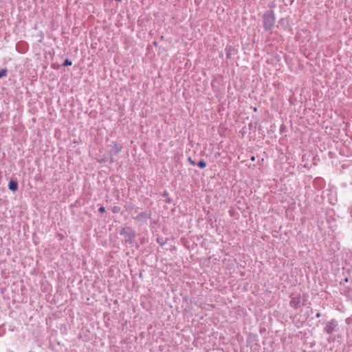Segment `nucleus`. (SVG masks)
<instances>
[{"instance_id":"1","label":"nucleus","mask_w":352,"mask_h":352,"mask_svg":"<svg viewBox=\"0 0 352 352\" xmlns=\"http://www.w3.org/2000/svg\"><path fill=\"white\" fill-rule=\"evenodd\" d=\"M263 28L267 32H272L276 21V17L274 11L268 10L266 12L263 16Z\"/></svg>"},{"instance_id":"2","label":"nucleus","mask_w":352,"mask_h":352,"mask_svg":"<svg viewBox=\"0 0 352 352\" xmlns=\"http://www.w3.org/2000/svg\"><path fill=\"white\" fill-rule=\"evenodd\" d=\"M306 298L305 296H301L300 294H292L290 296L289 305L295 309H299L305 305Z\"/></svg>"},{"instance_id":"3","label":"nucleus","mask_w":352,"mask_h":352,"mask_svg":"<svg viewBox=\"0 0 352 352\" xmlns=\"http://www.w3.org/2000/svg\"><path fill=\"white\" fill-rule=\"evenodd\" d=\"M338 330V322L336 319H331L326 323L324 332L331 335Z\"/></svg>"},{"instance_id":"4","label":"nucleus","mask_w":352,"mask_h":352,"mask_svg":"<svg viewBox=\"0 0 352 352\" xmlns=\"http://www.w3.org/2000/svg\"><path fill=\"white\" fill-rule=\"evenodd\" d=\"M120 235H123L125 236L126 242H128L129 244L133 243L134 238L135 237V232L127 228H123L120 232Z\"/></svg>"},{"instance_id":"5","label":"nucleus","mask_w":352,"mask_h":352,"mask_svg":"<svg viewBox=\"0 0 352 352\" xmlns=\"http://www.w3.org/2000/svg\"><path fill=\"white\" fill-rule=\"evenodd\" d=\"M151 217V214L146 212H142L139 213L137 216L133 217V219L141 222L142 223H146L147 220Z\"/></svg>"},{"instance_id":"6","label":"nucleus","mask_w":352,"mask_h":352,"mask_svg":"<svg viewBox=\"0 0 352 352\" xmlns=\"http://www.w3.org/2000/svg\"><path fill=\"white\" fill-rule=\"evenodd\" d=\"M8 188L12 191H16L18 189L17 182L13 180H10L8 184Z\"/></svg>"},{"instance_id":"7","label":"nucleus","mask_w":352,"mask_h":352,"mask_svg":"<svg viewBox=\"0 0 352 352\" xmlns=\"http://www.w3.org/2000/svg\"><path fill=\"white\" fill-rule=\"evenodd\" d=\"M225 51H226V58L228 59V58H230L231 56H232V51H233V48L232 46L230 45H227L226 47V49H225Z\"/></svg>"},{"instance_id":"8","label":"nucleus","mask_w":352,"mask_h":352,"mask_svg":"<svg viewBox=\"0 0 352 352\" xmlns=\"http://www.w3.org/2000/svg\"><path fill=\"white\" fill-rule=\"evenodd\" d=\"M124 208L126 211L130 212L135 209V206L131 203H129L124 206Z\"/></svg>"},{"instance_id":"9","label":"nucleus","mask_w":352,"mask_h":352,"mask_svg":"<svg viewBox=\"0 0 352 352\" xmlns=\"http://www.w3.org/2000/svg\"><path fill=\"white\" fill-rule=\"evenodd\" d=\"M120 207L118 206H114L111 208V211L113 213L116 214L120 211Z\"/></svg>"},{"instance_id":"10","label":"nucleus","mask_w":352,"mask_h":352,"mask_svg":"<svg viewBox=\"0 0 352 352\" xmlns=\"http://www.w3.org/2000/svg\"><path fill=\"white\" fill-rule=\"evenodd\" d=\"M197 165L200 168H204L206 166V163L204 161V160H200L197 164Z\"/></svg>"},{"instance_id":"11","label":"nucleus","mask_w":352,"mask_h":352,"mask_svg":"<svg viewBox=\"0 0 352 352\" xmlns=\"http://www.w3.org/2000/svg\"><path fill=\"white\" fill-rule=\"evenodd\" d=\"M114 150H115V154H118L120 153L122 150V146L115 144H114Z\"/></svg>"},{"instance_id":"12","label":"nucleus","mask_w":352,"mask_h":352,"mask_svg":"<svg viewBox=\"0 0 352 352\" xmlns=\"http://www.w3.org/2000/svg\"><path fill=\"white\" fill-rule=\"evenodd\" d=\"M7 74V69H0V78L2 77L6 76Z\"/></svg>"},{"instance_id":"13","label":"nucleus","mask_w":352,"mask_h":352,"mask_svg":"<svg viewBox=\"0 0 352 352\" xmlns=\"http://www.w3.org/2000/svg\"><path fill=\"white\" fill-rule=\"evenodd\" d=\"M63 66H69V65H72V61L69 60V59H66L64 63H63Z\"/></svg>"},{"instance_id":"14","label":"nucleus","mask_w":352,"mask_h":352,"mask_svg":"<svg viewBox=\"0 0 352 352\" xmlns=\"http://www.w3.org/2000/svg\"><path fill=\"white\" fill-rule=\"evenodd\" d=\"M188 162H190V164L191 165H193V166L197 165L196 162H195V161H193L190 157H189V158L188 159Z\"/></svg>"},{"instance_id":"15","label":"nucleus","mask_w":352,"mask_h":352,"mask_svg":"<svg viewBox=\"0 0 352 352\" xmlns=\"http://www.w3.org/2000/svg\"><path fill=\"white\" fill-rule=\"evenodd\" d=\"M98 211H99L100 212L103 213V212H105V208H104V207H103V206H101V207H100V208H98Z\"/></svg>"},{"instance_id":"16","label":"nucleus","mask_w":352,"mask_h":352,"mask_svg":"<svg viewBox=\"0 0 352 352\" xmlns=\"http://www.w3.org/2000/svg\"><path fill=\"white\" fill-rule=\"evenodd\" d=\"M168 195V192L164 191L162 195H163V197H166Z\"/></svg>"},{"instance_id":"17","label":"nucleus","mask_w":352,"mask_h":352,"mask_svg":"<svg viewBox=\"0 0 352 352\" xmlns=\"http://www.w3.org/2000/svg\"><path fill=\"white\" fill-rule=\"evenodd\" d=\"M320 316H321V314L318 312V313L316 314V318H320Z\"/></svg>"},{"instance_id":"18","label":"nucleus","mask_w":352,"mask_h":352,"mask_svg":"<svg viewBox=\"0 0 352 352\" xmlns=\"http://www.w3.org/2000/svg\"><path fill=\"white\" fill-rule=\"evenodd\" d=\"M167 203L170 204L171 202V200L170 199H168L167 201H166Z\"/></svg>"},{"instance_id":"19","label":"nucleus","mask_w":352,"mask_h":352,"mask_svg":"<svg viewBox=\"0 0 352 352\" xmlns=\"http://www.w3.org/2000/svg\"><path fill=\"white\" fill-rule=\"evenodd\" d=\"M254 160H255V157L254 156L251 157L252 161H254Z\"/></svg>"},{"instance_id":"20","label":"nucleus","mask_w":352,"mask_h":352,"mask_svg":"<svg viewBox=\"0 0 352 352\" xmlns=\"http://www.w3.org/2000/svg\"><path fill=\"white\" fill-rule=\"evenodd\" d=\"M345 282H347L348 281V278H345Z\"/></svg>"}]
</instances>
